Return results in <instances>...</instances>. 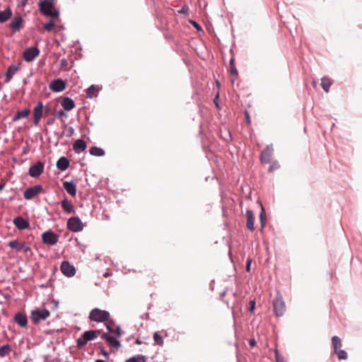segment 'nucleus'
<instances>
[{
  "label": "nucleus",
  "mask_w": 362,
  "mask_h": 362,
  "mask_svg": "<svg viewBox=\"0 0 362 362\" xmlns=\"http://www.w3.org/2000/svg\"><path fill=\"white\" fill-rule=\"evenodd\" d=\"M15 321L21 327H24L28 324V319L25 314L22 313H17L15 315Z\"/></svg>",
  "instance_id": "nucleus-24"
},
{
  "label": "nucleus",
  "mask_w": 362,
  "mask_h": 362,
  "mask_svg": "<svg viewBox=\"0 0 362 362\" xmlns=\"http://www.w3.org/2000/svg\"><path fill=\"white\" fill-rule=\"evenodd\" d=\"M95 362H106V361L104 360H102V359H97L95 361Z\"/></svg>",
  "instance_id": "nucleus-57"
},
{
  "label": "nucleus",
  "mask_w": 362,
  "mask_h": 362,
  "mask_svg": "<svg viewBox=\"0 0 362 362\" xmlns=\"http://www.w3.org/2000/svg\"><path fill=\"white\" fill-rule=\"evenodd\" d=\"M106 327L110 333H115V329L109 324H106Z\"/></svg>",
  "instance_id": "nucleus-50"
},
{
  "label": "nucleus",
  "mask_w": 362,
  "mask_h": 362,
  "mask_svg": "<svg viewBox=\"0 0 362 362\" xmlns=\"http://www.w3.org/2000/svg\"><path fill=\"white\" fill-rule=\"evenodd\" d=\"M332 344L334 352H337V350H338V349L341 346V339L337 336L332 337Z\"/></svg>",
  "instance_id": "nucleus-32"
},
{
  "label": "nucleus",
  "mask_w": 362,
  "mask_h": 362,
  "mask_svg": "<svg viewBox=\"0 0 362 362\" xmlns=\"http://www.w3.org/2000/svg\"><path fill=\"white\" fill-rule=\"evenodd\" d=\"M42 240L43 243L48 245H54L59 240V236L52 230H46L42 234Z\"/></svg>",
  "instance_id": "nucleus-7"
},
{
  "label": "nucleus",
  "mask_w": 362,
  "mask_h": 362,
  "mask_svg": "<svg viewBox=\"0 0 362 362\" xmlns=\"http://www.w3.org/2000/svg\"><path fill=\"white\" fill-rule=\"evenodd\" d=\"M54 121H55L54 117L49 118L46 122V124L47 125H52L54 124Z\"/></svg>",
  "instance_id": "nucleus-48"
},
{
  "label": "nucleus",
  "mask_w": 362,
  "mask_h": 362,
  "mask_svg": "<svg viewBox=\"0 0 362 362\" xmlns=\"http://www.w3.org/2000/svg\"><path fill=\"white\" fill-rule=\"evenodd\" d=\"M74 133V129L73 127H69L68 129H67V136H71Z\"/></svg>",
  "instance_id": "nucleus-45"
},
{
  "label": "nucleus",
  "mask_w": 362,
  "mask_h": 362,
  "mask_svg": "<svg viewBox=\"0 0 362 362\" xmlns=\"http://www.w3.org/2000/svg\"><path fill=\"white\" fill-rule=\"evenodd\" d=\"M275 356H276V361H278V359H281L282 358L279 357V352H278L277 350H276Z\"/></svg>",
  "instance_id": "nucleus-53"
},
{
  "label": "nucleus",
  "mask_w": 362,
  "mask_h": 362,
  "mask_svg": "<svg viewBox=\"0 0 362 362\" xmlns=\"http://www.w3.org/2000/svg\"><path fill=\"white\" fill-rule=\"evenodd\" d=\"M54 27V22L52 21H49L47 23L44 25V29L47 31H50Z\"/></svg>",
  "instance_id": "nucleus-38"
},
{
  "label": "nucleus",
  "mask_w": 362,
  "mask_h": 362,
  "mask_svg": "<svg viewBox=\"0 0 362 362\" xmlns=\"http://www.w3.org/2000/svg\"><path fill=\"white\" fill-rule=\"evenodd\" d=\"M153 340L156 344L158 345H163V337L159 334L158 332H154L153 334Z\"/></svg>",
  "instance_id": "nucleus-35"
},
{
  "label": "nucleus",
  "mask_w": 362,
  "mask_h": 362,
  "mask_svg": "<svg viewBox=\"0 0 362 362\" xmlns=\"http://www.w3.org/2000/svg\"><path fill=\"white\" fill-rule=\"evenodd\" d=\"M100 333V330H88L86 331L81 337L77 339L76 345L78 348H82L84 346L88 341L95 339L98 335Z\"/></svg>",
  "instance_id": "nucleus-2"
},
{
  "label": "nucleus",
  "mask_w": 362,
  "mask_h": 362,
  "mask_svg": "<svg viewBox=\"0 0 362 362\" xmlns=\"http://www.w3.org/2000/svg\"><path fill=\"white\" fill-rule=\"evenodd\" d=\"M61 105L66 111H70L71 110L74 106V101L68 97L63 98L61 101Z\"/></svg>",
  "instance_id": "nucleus-21"
},
{
  "label": "nucleus",
  "mask_w": 362,
  "mask_h": 362,
  "mask_svg": "<svg viewBox=\"0 0 362 362\" xmlns=\"http://www.w3.org/2000/svg\"><path fill=\"white\" fill-rule=\"evenodd\" d=\"M49 87L53 92L59 93L66 88V83L64 80L57 78L51 81Z\"/></svg>",
  "instance_id": "nucleus-12"
},
{
  "label": "nucleus",
  "mask_w": 362,
  "mask_h": 362,
  "mask_svg": "<svg viewBox=\"0 0 362 362\" xmlns=\"http://www.w3.org/2000/svg\"><path fill=\"white\" fill-rule=\"evenodd\" d=\"M115 333L117 334L118 337H120L122 335V330L119 326H117L116 329L115 330Z\"/></svg>",
  "instance_id": "nucleus-47"
},
{
  "label": "nucleus",
  "mask_w": 362,
  "mask_h": 362,
  "mask_svg": "<svg viewBox=\"0 0 362 362\" xmlns=\"http://www.w3.org/2000/svg\"><path fill=\"white\" fill-rule=\"evenodd\" d=\"M230 66H234V59L233 58H231L230 59Z\"/></svg>",
  "instance_id": "nucleus-55"
},
{
  "label": "nucleus",
  "mask_w": 362,
  "mask_h": 362,
  "mask_svg": "<svg viewBox=\"0 0 362 362\" xmlns=\"http://www.w3.org/2000/svg\"><path fill=\"white\" fill-rule=\"evenodd\" d=\"M247 223L246 226L250 230H254L255 216L252 210L246 211Z\"/></svg>",
  "instance_id": "nucleus-23"
},
{
  "label": "nucleus",
  "mask_w": 362,
  "mask_h": 362,
  "mask_svg": "<svg viewBox=\"0 0 362 362\" xmlns=\"http://www.w3.org/2000/svg\"><path fill=\"white\" fill-rule=\"evenodd\" d=\"M111 336L108 335L107 333H103V334L101 335V338L107 341H108V340L110 339Z\"/></svg>",
  "instance_id": "nucleus-49"
},
{
  "label": "nucleus",
  "mask_w": 362,
  "mask_h": 362,
  "mask_svg": "<svg viewBox=\"0 0 362 362\" xmlns=\"http://www.w3.org/2000/svg\"><path fill=\"white\" fill-rule=\"evenodd\" d=\"M332 85V83L329 78L323 77L321 79V86L322 89L326 92L328 93L329 90V88Z\"/></svg>",
  "instance_id": "nucleus-31"
},
{
  "label": "nucleus",
  "mask_w": 362,
  "mask_h": 362,
  "mask_svg": "<svg viewBox=\"0 0 362 362\" xmlns=\"http://www.w3.org/2000/svg\"><path fill=\"white\" fill-rule=\"evenodd\" d=\"M30 112V111L28 108L17 111L15 116L13 117L12 121L16 122L21 119L27 117L29 115Z\"/></svg>",
  "instance_id": "nucleus-26"
},
{
  "label": "nucleus",
  "mask_w": 362,
  "mask_h": 362,
  "mask_svg": "<svg viewBox=\"0 0 362 362\" xmlns=\"http://www.w3.org/2000/svg\"><path fill=\"white\" fill-rule=\"evenodd\" d=\"M49 316V311L45 308L36 309L31 312V319L35 324H38L41 320L47 319Z\"/></svg>",
  "instance_id": "nucleus-6"
},
{
  "label": "nucleus",
  "mask_w": 362,
  "mask_h": 362,
  "mask_svg": "<svg viewBox=\"0 0 362 362\" xmlns=\"http://www.w3.org/2000/svg\"><path fill=\"white\" fill-rule=\"evenodd\" d=\"M86 147V142L82 139H78L76 140L73 145V149L76 153H80L82 151H85Z\"/></svg>",
  "instance_id": "nucleus-18"
},
{
  "label": "nucleus",
  "mask_w": 362,
  "mask_h": 362,
  "mask_svg": "<svg viewBox=\"0 0 362 362\" xmlns=\"http://www.w3.org/2000/svg\"><path fill=\"white\" fill-rule=\"evenodd\" d=\"M54 0H43L40 2V11L46 16L57 17L59 15V9L53 7Z\"/></svg>",
  "instance_id": "nucleus-1"
},
{
  "label": "nucleus",
  "mask_w": 362,
  "mask_h": 362,
  "mask_svg": "<svg viewBox=\"0 0 362 362\" xmlns=\"http://www.w3.org/2000/svg\"><path fill=\"white\" fill-rule=\"evenodd\" d=\"M42 186L40 185H37L33 187H28L25 190L23 193L24 198L27 200H30L36 195L42 192Z\"/></svg>",
  "instance_id": "nucleus-8"
},
{
  "label": "nucleus",
  "mask_w": 362,
  "mask_h": 362,
  "mask_svg": "<svg viewBox=\"0 0 362 362\" xmlns=\"http://www.w3.org/2000/svg\"><path fill=\"white\" fill-rule=\"evenodd\" d=\"M21 248V252H23L24 253H27L29 251H30V247L28 245H27L25 243H23Z\"/></svg>",
  "instance_id": "nucleus-40"
},
{
  "label": "nucleus",
  "mask_w": 362,
  "mask_h": 362,
  "mask_svg": "<svg viewBox=\"0 0 362 362\" xmlns=\"http://www.w3.org/2000/svg\"><path fill=\"white\" fill-rule=\"evenodd\" d=\"M147 357L144 355L138 354L128 358L125 362H146Z\"/></svg>",
  "instance_id": "nucleus-30"
},
{
  "label": "nucleus",
  "mask_w": 362,
  "mask_h": 362,
  "mask_svg": "<svg viewBox=\"0 0 362 362\" xmlns=\"http://www.w3.org/2000/svg\"><path fill=\"white\" fill-rule=\"evenodd\" d=\"M89 153L90 155L94 156H103L105 154V151L98 146H92L89 149Z\"/></svg>",
  "instance_id": "nucleus-28"
},
{
  "label": "nucleus",
  "mask_w": 362,
  "mask_h": 362,
  "mask_svg": "<svg viewBox=\"0 0 362 362\" xmlns=\"http://www.w3.org/2000/svg\"><path fill=\"white\" fill-rule=\"evenodd\" d=\"M3 187H4V185H0V191L3 189Z\"/></svg>",
  "instance_id": "nucleus-63"
},
{
  "label": "nucleus",
  "mask_w": 362,
  "mask_h": 362,
  "mask_svg": "<svg viewBox=\"0 0 362 362\" xmlns=\"http://www.w3.org/2000/svg\"><path fill=\"white\" fill-rule=\"evenodd\" d=\"M63 187L64 189L69 193L71 196L74 197L76 194V185L74 181H65L63 183Z\"/></svg>",
  "instance_id": "nucleus-17"
},
{
  "label": "nucleus",
  "mask_w": 362,
  "mask_h": 362,
  "mask_svg": "<svg viewBox=\"0 0 362 362\" xmlns=\"http://www.w3.org/2000/svg\"><path fill=\"white\" fill-rule=\"evenodd\" d=\"M274 148L272 145H268L261 153L260 160L262 163H272V156Z\"/></svg>",
  "instance_id": "nucleus-13"
},
{
  "label": "nucleus",
  "mask_w": 362,
  "mask_h": 362,
  "mask_svg": "<svg viewBox=\"0 0 362 362\" xmlns=\"http://www.w3.org/2000/svg\"><path fill=\"white\" fill-rule=\"evenodd\" d=\"M12 16V11L8 7L4 11H0V23H5Z\"/></svg>",
  "instance_id": "nucleus-25"
},
{
  "label": "nucleus",
  "mask_w": 362,
  "mask_h": 362,
  "mask_svg": "<svg viewBox=\"0 0 362 362\" xmlns=\"http://www.w3.org/2000/svg\"><path fill=\"white\" fill-rule=\"evenodd\" d=\"M273 308L274 314L278 316H282L286 310V305L283 300L282 296L279 293L273 301Z\"/></svg>",
  "instance_id": "nucleus-4"
},
{
  "label": "nucleus",
  "mask_w": 362,
  "mask_h": 362,
  "mask_svg": "<svg viewBox=\"0 0 362 362\" xmlns=\"http://www.w3.org/2000/svg\"><path fill=\"white\" fill-rule=\"evenodd\" d=\"M18 66L15 65V64H11L10 65L6 73H5V81L4 82L5 83H8L11 78H13V76L16 74V72L18 71Z\"/></svg>",
  "instance_id": "nucleus-19"
},
{
  "label": "nucleus",
  "mask_w": 362,
  "mask_h": 362,
  "mask_svg": "<svg viewBox=\"0 0 362 362\" xmlns=\"http://www.w3.org/2000/svg\"><path fill=\"white\" fill-rule=\"evenodd\" d=\"M11 350V346L9 344H5L0 347V356L4 357L8 351Z\"/></svg>",
  "instance_id": "nucleus-34"
},
{
  "label": "nucleus",
  "mask_w": 362,
  "mask_h": 362,
  "mask_svg": "<svg viewBox=\"0 0 362 362\" xmlns=\"http://www.w3.org/2000/svg\"><path fill=\"white\" fill-rule=\"evenodd\" d=\"M57 168L62 170L64 171L66 170L69 166V159L65 156H62L59 158V159L57 161L56 163Z\"/></svg>",
  "instance_id": "nucleus-22"
},
{
  "label": "nucleus",
  "mask_w": 362,
  "mask_h": 362,
  "mask_svg": "<svg viewBox=\"0 0 362 362\" xmlns=\"http://www.w3.org/2000/svg\"><path fill=\"white\" fill-rule=\"evenodd\" d=\"M44 170V164L41 161L37 162L35 164L31 165L29 168V175L32 177H37L40 176Z\"/></svg>",
  "instance_id": "nucleus-11"
},
{
  "label": "nucleus",
  "mask_w": 362,
  "mask_h": 362,
  "mask_svg": "<svg viewBox=\"0 0 362 362\" xmlns=\"http://www.w3.org/2000/svg\"><path fill=\"white\" fill-rule=\"evenodd\" d=\"M230 74L233 76H237L238 72L237 69L234 66H230Z\"/></svg>",
  "instance_id": "nucleus-46"
},
{
  "label": "nucleus",
  "mask_w": 362,
  "mask_h": 362,
  "mask_svg": "<svg viewBox=\"0 0 362 362\" xmlns=\"http://www.w3.org/2000/svg\"><path fill=\"white\" fill-rule=\"evenodd\" d=\"M66 64V61L65 59H62V65H64V64Z\"/></svg>",
  "instance_id": "nucleus-58"
},
{
  "label": "nucleus",
  "mask_w": 362,
  "mask_h": 362,
  "mask_svg": "<svg viewBox=\"0 0 362 362\" xmlns=\"http://www.w3.org/2000/svg\"><path fill=\"white\" fill-rule=\"evenodd\" d=\"M40 54V50L37 47H30L23 52V58L27 62H30L37 57Z\"/></svg>",
  "instance_id": "nucleus-10"
},
{
  "label": "nucleus",
  "mask_w": 362,
  "mask_h": 362,
  "mask_svg": "<svg viewBox=\"0 0 362 362\" xmlns=\"http://www.w3.org/2000/svg\"><path fill=\"white\" fill-rule=\"evenodd\" d=\"M264 213V209L263 206H262V211L259 214V219H260V222H261V225H262V228L264 227V222H263Z\"/></svg>",
  "instance_id": "nucleus-43"
},
{
  "label": "nucleus",
  "mask_w": 362,
  "mask_h": 362,
  "mask_svg": "<svg viewBox=\"0 0 362 362\" xmlns=\"http://www.w3.org/2000/svg\"><path fill=\"white\" fill-rule=\"evenodd\" d=\"M111 346L116 349H119L121 346V344L119 341H118L115 337L111 336L110 339L107 341Z\"/></svg>",
  "instance_id": "nucleus-33"
},
{
  "label": "nucleus",
  "mask_w": 362,
  "mask_h": 362,
  "mask_svg": "<svg viewBox=\"0 0 362 362\" xmlns=\"http://www.w3.org/2000/svg\"><path fill=\"white\" fill-rule=\"evenodd\" d=\"M67 228L72 232H80L83 229V224L78 216L71 217L67 221Z\"/></svg>",
  "instance_id": "nucleus-5"
},
{
  "label": "nucleus",
  "mask_w": 362,
  "mask_h": 362,
  "mask_svg": "<svg viewBox=\"0 0 362 362\" xmlns=\"http://www.w3.org/2000/svg\"><path fill=\"white\" fill-rule=\"evenodd\" d=\"M251 263H252L251 259L248 258L247 259V262H246V271L247 272H250V271Z\"/></svg>",
  "instance_id": "nucleus-44"
},
{
  "label": "nucleus",
  "mask_w": 362,
  "mask_h": 362,
  "mask_svg": "<svg viewBox=\"0 0 362 362\" xmlns=\"http://www.w3.org/2000/svg\"><path fill=\"white\" fill-rule=\"evenodd\" d=\"M335 353L337 354L338 358L339 360H345L348 357L347 353L344 350H337V352Z\"/></svg>",
  "instance_id": "nucleus-36"
},
{
  "label": "nucleus",
  "mask_w": 362,
  "mask_h": 362,
  "mask_svg": "<svg viewBox=\"0 0 362 362\" xmlns=\"http://www.w3.org/2000/svg\"><path fill=\"white\" fill-rule=\"evenodd\" d=\"M42 112H43V104L41 101H39L33 110V114H34L33 123L35 125H37L39 124L40 118L42 117Z\"/></svg>",
  "instance_id": "nucleus-14"
},
{
  "label": "nucleus",
  "mask_w": 362,
  "mask_h": 362,
  "mask_svg": "<svg viewBox=\"0 0 362 362\" xmlns=\"http://www.w3.org/2000/svg\"><path fill=\"white\" fill-rule=\"evenodd\" d=\"M23 21V18L21 16H15L12 19L9 24V26L11 28L13 33H16L20 30Z\"/></svg>",
  "instance_id": "nucleus-16"
},
{
  "label": "nucleus",
  "mask_w": 362,
  "mask_h": 362,
  "mask_svg": "<svg viewBox=\"0 0 362 362\" xmlns=\"http://www.w3.org/2000/svg\"><path fill=\"white\" fill-rule=\"evenodd\" d=\"M255 300H250L249 303V311L252 312L255 310Z\"/></svg>",
  "instance_id": "nucleus-42"
},
{
  "label": "nucleus",
  "mask_w": 362,
  "mask_h": 362,
  "mask_svg": "<svg viewBox=\"0 0 362 362\" xmlns=\"http://www.w3.org/2000/svg\"><path fill=\"white\" fill-rule=\"evenodd\" d=\"M28 0H22V4L25 5Z\"/></svg>",
  "instance_id": "nucleus-60"
},
{
  "label": "nucleus",
  "mask_w": 362,
  "mask_h": 362,
  "mask_svg": "<svg viewBox=\"0 0 362 362\" xmlns=\"http://www.w3.org/2000/svg\"><path fill=\"white\" fill-rule=\"evenodd\" d=\"M250 345L254 346L256 344V341L255 339H250Z\"/></svg>",
  "instance_id": "nucleus-51"
},
{
  "label": "nucleus",
  "mask_w": 362,
  "mask_h": 362,
  "mask_svg": "<svg viewBox=\"0 0 362 362\" xmlns=\"http://www.w3.org/2000/svg\"><path fill=\"white\" fill-rule=\"evenodd\" d=\"M135 344H142V341H141V340H139V339H137L135 341Z\"/></svg>",
  "instance_id": "nucleus-56"
},
{
  "label": "nucleus",
  "mask_w": 362,
  "mask_h": 362,
  "mask_svg": "<svg viewBox=\"0 0 362 362\" xmlns=\"http://www.w3.org/2000/svg\"><path fill=\"white\" fill-rule=\"evenodd\" d=\"M100 90V88L98 86L91 85L86 90V97L88 98H93V97H96Z\"/></svg>",
  "instance_id": "nucleus-27"
},
{
  "label": "nucleus",
  "mask_w": 362,
  "mask_h": 362,
  "mask_svg": "<svg viewBox=\"0 0 362 362\" xmlns=\"http://www.w3.org/2000/svg\"><path fill=\"white\" fill-rule=\"evenodd\" d=\"M110 313L108 311L100 310L98 308H93L89 313V319L91 321L102 322L108 320Z\"/></svg>",
  "instance_id": "nucleus-3"
},
{
  "label": "nucleus",
  "mask_w": 362,
  "mask_h": 362,
  "mask_svg": "<svg viewBox=\"0 0 362 362\" xmlns=\"http://www.w3.org/2000/svg\"><path fill=\"white\" fill-rule=\"evenodd\" d=\"M13 223L15 225V226L19 230L26 229L30 226L28 221H27L21 216L16 217L13 219Z\"/></svg>",
  "instance_id": "nucleus-15"
},
{
  "label": "nucleus",
  "mask_w": 362,
  "mask_h": 362,
  "mask_svg": "<svg viewBox=\"0 0 362 362\" xmlns=\"http://www.w3.org/2000/svg\"><path fill=\"white\" fill-rule=\"evenodd\" d=\"M225 294H226V292L224 291V292H223V293L221 294L220 297H221V298H223V297L225 296Z\"/></svg>",
  "instance_id": "nucleus-61"
},
{
  "label": "nucleus",
  "mask_w": 362,
  "mask_h": 362,
  "mask_svg": "<svg viewBox=\"0 0 362 362\" xmlns=\"http://www.w3.org/2000/svg\"><path fill=\"white\" fill-rule=\"evenodd\" d=\"M277 362H286L284 358L278 359Z\"/></svg>",
  "instance_id": "nucleus-59"
},
{
  "label": "nucleus",
  "mask_w": 362,
  "mask_h": 362,
  "mask_svg": "<svg viewBox=\"0 0 362 362\" xmlns=\"http://www.w3.org/2000/svg\"><path fill=\"white\" fill-rule=\"evenodd\" d=\"M62 273L67 276L72 277L76 274V268L74 265L71 264L68 261H63L60 266Z\"/></svg>",
  "instance_id": "nucleus-9"
},
{
  "label": "nucleus",
  "mask_w": 362,
  "mask_h": 362,
  "mask_svg": "<svg viewBox=\"0 0 362 362\" xmlns=\"http://www.w3.org/2000/svg\"><path fill=\"white\" fill-rule=\"evenodd\" d=\"M100 353H101L103 356H105L107 358H109V357H110V354H109V352H108V351H107L105 349V348H104V347H103V346H100Z\"/></svg>",
  "instance_id": "nucleus-41"
},
{
  "label": "nucleus",
  "mask_w": 362,
  "mask_h": 362,
  "mask_svg": "<svg viewBox=\"0 0 362 362\" xmlns=\"http://www.w3.org/2000/svg\"><path fill=\"white\" fill-rule=\"evenodd\" d=\"M23 243V242H20L18 240H11L10 242H8V245L11 249H13V250H16L17 252H21V249H22L21 247H22Z\"/></svg>",
  "instance_id": "nucleus-29"
},
{
  "label": "nucleus",
  "mask_w": 362,
  "mask_h": 362,
  "mask_svg": "<svg viewBox=\"0 0 362 362\" xmlns=\"http://www.w3.org/2000/svg\"><path fill=\"white\" fill-rule=\"evenodd\" d=\"M245 117H246V119H247V122L248 123H250V116H249V114L247 112H245Z\"/></svg>",
  "instance_id": "nucleus-52"
},
{
  "label": "nucleus",
  "mask_w": 362,
  "mask_h": 362,
  "mask_svg": "<svg viewBox=\"0 0 362 362\" xmlns=\"http://www.w3.org/2000/svg\"><path fill=\"white\" fill-rule=\"evenodd\" d=\"M62 207L64 209V211L67 214H75L76 210L74 208V206L71 203V201L68 200L67 199H64L62 202Z\"/></svg>",
  "instance_id": "nucleus-20"
},
{
  "label": "nucleus",
  "mask_w": 362,
  "mask_h": 362,
  "mask_svg": "<svg viewBox=\"0 0 362 362\" xmlns=\"http://www.w3.org/2000/svg\"><path fill=\"white\" fill-rule=\"evenodd\" d=\"M192 24L194 25V27H195L196 28H197V29H200V26H199V25L197 23H196L195 21H193V22H192Z\"/></svg>",
  "instance_id": "nucleus-54"
},
{
  "label": "nucleus",
  "mask_w": 362,
  "mask_h": 362,
  "mask_svg": "<svg viewBox=\"0 0 362 362\" xmlns=\"http://www.w3.org/2000/svg\"><path fill=\"white\" fill-rule=\"evenodd\" d=\"M55 117L59 118L61 117H67V114L66 113L64 109V110H59L56 112Z\"/></svg>",
  "instance_id": "nucleus-39"
},
{
  "label": "nucleus",
  "mask_w": 362,
  "mask_h": 362,
  "mask_svg": "<svg viewBox=\"0 0 362 362\" xmlns=\"http://www.w3.org/2000/svg\"><path fill=\"white\" fill-rule=\"evenodd\" d=\"M108 276H109V274H108V273H105V274H104V276H105V277H107Z\"/></svg>",
  "instance_id": "nucleus-62"
},
{
  "label": "nucleus",
  "mask_w": 362,
  "mask_h": 362,
  "mask_svg": "<svg viewBox=\"0 0 362 362\" xmlns=\"http://www.w3.org/2000/svg\"><path fill=\"white\" fill-rule=\"evenodd\" d=\"M271 165L269 166V170L268 171L269 173H272V171H274V170H277L280 167V165L279 164L278 161L276 160H274L273 162L271 163Z\"/></svg>",
  "instance_id": "nucleus-37"
}]
</instances>
